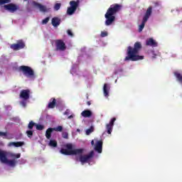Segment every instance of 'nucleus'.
I'll return each mask as SVG.
<instances>
[{
  "label": "nucleus",
  "instance_id": "5701e85b",
  "mask_svg": "<svg viewBox=\"0 0 182 182\" xmlns=\"http://www.w3.org/2000/svg\"><path fill=\"white\" fill-rule=\"evenodd\" d=\"M48 146H50V147H58V141L55 139H50Z\"/></svg>",
  "mask_w": 182,
  "mask_h": 182
},
{
  "label": "nucleus",
  "instance_id": "58836bf2",
  "mask_svg": "<svg viewBox=\"0 0 182 182\" xmlns=\"http://www.w3.org/2000/svg\"><path fill=\"white\" fill-rule=\"evenodd\" d=\"M154 5L155 8H157V6H160V3L159 1L154 2Z\"/></svg>",
  "mask_w": 182,
  "mask_h": 182
},
{
  "label": "nucleus",
  "instance_id": "393cba45",
  "mask_svg": "<svg viewBox=\"0 0 182 182\" xmlns=\"http://www.w3.org/2000/svg\"><path fill=\"white\" fill-rule=\"evenodd\" d=\"M176 79L180 82V83H182V75L181 74L178 73H174Z\"/></svg>",
  "mask_w": 182,
  "mask_h": 182
},
{
  "label": "nucleus",
  "instance_id": "a18cd8bd",
  "mask_svg": "<svg viewBox=\"0 0 182 182\" xmlns=\"http://www.w3.org/2000/svg\"><path fill=\"white\" fill-rule=\"evenodd\" d=\"M27 0H24V2L26 1Z\"/></svg>",
  "mask_w": 182,
  "mask_h": 182
},
{
  "label": "nucleus",
  "instance_id": "37998d69",
  "mask_svg": "<svg viewBox=\"0 0 182 182\" xmlns=\"http://www.w3.org/2000/svg\"><path fill=\"white\" fill-rule=\"evenodd\" d=\"M91 144H92V146H95V141L92 140V141H91Z\"/></svg>",
  "mask_w": 182,
  "mask_h": 182
},
{
  "label": "nucleus",
  "instance_id": "79ce46f5",
  "mask_svg": "<svg viewBox=\"0 0 182 182\" xmlns=\"http://www.w3.org/2000/svg\"><path fill=\"white\" fill-rule=\"evenodd\" d=\"M87 106H90V105H92V103L90 102V101H87Z\"/></svg>",
  "mask_w": 182,
  "mask_h": 182
},
{
  "label": "nucleus",
  "instance_id": "aec40b11",
  "mask_svg": "<svg viewBox=\"0 0 182 182\" xmlns=\"http://www.w3.org/2000/svg\"><path fill=\"white\" fill-rule=\"evenodd\" d=\"M25 144L23 141L10 142L9 146H14V147H22Z\"/></svg>",
  "mask_w": 182,
  "mask_h": 182
},
{
  "label": "nucleus",
  "instance_id": "1a4fd4ad",
  "mask_svg": "<svg viewBox=\"0 0 182 182\" xmlns=\"http://www.w3.org/2000/svg\"><path fill=\"white\" fill-rule=\"evenodd\" d=\"M4 8L5 11H9V12H11V14L16 12V11L19 9V6L18 5L12 3H10L9 4H5L4 6Z\"/></svg>",
  "mask_w": 182,
  "mask_h": 182
},
{
  "label": "nucleus",
  "instance_id": "0eeeda50",
  "mask_svg": "<svg viewBox=\"0 0 182 182\" xmlns=\"http://www.w3.org/2000/svg\"><path fill=\"white\" fill-rule=\"evenodd\" d=\"M0 161L5 164H9V166H11V167H15V166H16V161L15 160H8V158H6V153H5V151H3L0 155Z\"/></svg>",
  "mask_w": 182,
  "mask_h": 182
},
{
  "label": "nucleus",
  "instance_id": "6e6552de",
  "mask_svg": "<svg viewBox=\"0 0 182 182\" xmlns=\"http://www.w3.org/2000/svg\"><path fill=\"white\" fill-rule=\"evenodd\" d=\"M93 156H95V151H91L87 155H80V161L82 164H85V163H87V161H90L92 159H93Z\"/></svg>",
  "mask_w": 182,
  "mask_h": 182
},
{
  "label": "nucleus",
  "instance_id": "a878e982",
  "mask_svg": "<svg viewBox=\"0 0 182 182\" xmlns=\"http://www.w3.org/2000/svg\"><path fill=\"white\" fill-rule=\"evenodd\" d=\"M26 134L29 139H32V136H33V131L31 129L26 131Z\"/></svg>",
  "mask_w": 182,
  "mask_h": 182
},
{
  "label": "nucleus",
  "instance_id": "473e14b6",
  "mask_svg": "<svg viewBox=\"0 0 182 182\" xmlns=\"http://www.w3.org/2000/svg\"><path fill=\"white\" fill-rule=\"evenodd\" d=\"M11 0H0V5H5V4H9Z\"/></svg>",
  "mask_w": 182,
  "mask_h": 182
},
{
  "label": "nucleus",
  "instance_id": "c756f323",
  "mask_svg": "<svg viewBox=\"0 0 182 182\" xmlns=\"http://www.w3.org/2000/svg\"><path fill=\"white\" fill-rule=\"evenodd\" d=\"M60 6H62V4L60 3H57L54 6L55 11H59L60 9Z\"/></svg>",
  "mask_w": 182,
  "mask_h": 182
},
{
  "label": "nucleus",
  "instance_id": "7ed1b4c3",
  "mask_svg": "<svg viewBox=\"0 0 182 182\" xmlns=\"http://www.w3.org/2000/svg\"><path fill=\"white\" fill-rule=\"evenodd\" d=\"M60 153L64 156H77V154H83V149H73L72 144H67L65 149H61Z\"/></svg>",
  "mask_w": 182,
  "mask_h": 182
},
{
  "label": "nucleus",
  "instance_id": "2f4dec72",
  "mask_svg": "<svg viewBox=\"0 0 182 182\" xmlns=\"http://www.w3.org/2000/svg\"><path fill=\"white\" fill-rule=\"evenodd\" d=\"M63 139H69V134L66 132L62 133Z\"/></svg>",
  "mask_w": 182,
  "mask_h": 182
},
{
  "label": "nucleus",
  "instance_id": "b1692460",
  "mask_svg": "<svg viewBox=\"0 0 182 182\" xmlns=\"http://www.w3.org/2000/svg\"><path fill=\"white\" fill-rule=\"evenodd\" d=\"M36 127V123L33 122V121H31L28 124V130H32L33 129V127Z\"/></svg>",
  "mask_w": 182,
  "mask_h": 182
},
{
  "label": "nucleus",
  "instance_id": "9b49d317",
  "mask_svg": "<svg viewBox=\"0 0 182 182\" xmlns=\"http://www.w3.org/2000/svg\"><path fill=\"white\" fill-rule=\"evenodd\" d=\"M33 6H35V8H38L41 12H43L44 14L50 11V9H48L46 6L36 1H33Z\"/></svg>",
  "mask_w": 182,
  "mask_h": 182
},
{
  "label": "nucleus",
  "instance_id": "7c9ffc66",
  "mask_svg": "<svg viewBox=\"0 0 182 182\" xmlns=\"http://www.w3.org/2000/svg\"><path fill=\"white\" fill-rule=\"evenodd\" d=\"M93 130H94L93 127H91L90 129H87L86 130V134H87V136H89V134H90V133H92Z\"/></svg>",
  "mask_w": 182,
  "mask_h": 182
},
{
  "label": "nucleus",
  "instance_id": "f3484780",
  "mask_svg": "<svg viewBox=\"0 0 182 182\" xmlns=\"http://www.w3.org/2000/svg\"><path fill=\"white\" fill-rule=\"evenodd\" d=\"M51 23L55 28L59 26L60 25V18H59V17L53 18L51 20Z\"/></svg>",
  "mask_w": 182,
  "mask_h": 182
},
{
  "label": "nucleus",
  "instance_id": "f257e3e1",
  "mask_svg": "<svg viewBox=\"0 0 182 182\" xmlns=\"http://www.w3.org/2000/svg\"><path fill=\"white\" fill-rule=\"evenodd\" d=\"M141 43L136 42L134 44V47L128 46L127 50V56L125 57L124 61L132 60V62H136V60H142L144 59V56L139 55V53L141 50Z\"/></svg>",
  "mask_w": 182,
  "mask_h": 182
},
{
  "label": "nucleus",
  "instance_id": "cd10ccee",
  "mask_svg": "<svg viewBox=\"0 0 182 182\" xmlns=\"http://www.w3.org/2000/svg\"><path fill=\"white\" fill-rule=\"evenodd\" d=\"M53 132H62L63 130V127L58 126L57 127L53 128Z\"/></svg>",
  "mask_w": 182,
  "mask_h": 182
},
{
  "label": "nucleus",
  "instance_id": "a211bd4d",
  "mask_svg": "<svg viewBox=\"0 0 182 182\" xmlns=\"http://www.w3.org/2000/svg\"><path fill=\"white\" fill-rule=\"evenodd\" d=\"M56 106V99L50 98V102L48 103V109H55Z\"/></svg>",
  "mask_w": 182,
  "mask_h": 182
},
{
  "label": "nucleus",
  "instance_id": "6ab92c4d",
  "mask_svg": "<svg viewBox=\"0 0 182 182\" xmlns=\"http://www.w3.org/2000/svg\"><path fill=\"white\" fill-rule=\"evenodd\" d=\"M81 116H82V117H85V118L86 117H92V111H90L89 109H85L82 112Z\"/></svg>",
  "mask_w": 182,
  "mask_h": 182
},
{
  "label": "nucleus",
  "instance_id": "39448f33",
  "mask_svg": "<svg viewBox=\"0 0 182 182\" xmlns=\"http://www.w3.org/2000/svg\"><path fill=\"white\" fill-rule=\"evenodd\" d=\"M152 12H153V7H151L150 6L146 9V11L143 17V19H142V23L139 26V32H141V31H143V29H144L146 22H147V21H149V18H150V16H151Z\"/></svg>",
  "mask_w": 182,
  "mask_h": 182
},
{
  "label": "nucleus",
  "instance_id": "423d86ee",
  "mask_svg": "<svg viewBox=\"0 0 182 182\" xmlns=\"http://www.w3.org/2000/svg\"><path fill=\"white\" fill-rule=\"evenodd\" d=\"M79 5H80V1L73 0L70 1V6L68 7L67 9V15H73L75 12H76V9L79 8Z\"/></svg>",
  "mask_w": 182,
  "mask_h": 182
},
{
  "label": "nucleus",
  "instance_id": "c85d7f7f",
  "mask_svg": "<svg viewBox=\"0 0 182 182\" xmlns=\"http://www.w3.org/2000/svg\"><path fill=\"white\" fill-rule=\"evenodd\" d=\"M10 156L12 158V159H19L21 157V154H10Z\"/></svg>",
  "mask_w": 182,
  "mask_h": 182
},
{
  "label": "nucleus",
  "instance_id": "4468645a",
  "mask_svg": "<svg viewBox=\"0 0 182 182\" xmlns=\"http://www.w3.org/2000/svg\"><path fill=\"white\" fill-rule=\"evenodd\" d=\"M114 122H116V118H112L109 124H106V129L107 130L108 134H112V132L113 130V126H114Z\"/></svg>",
  "mask_w": 182,
  "mask_h": 182
},
{
  "label": "nucleus",
  "instance_id": "c9c22d12",
  "mask_svg": "<svg viewBox=\"0 0 182 182\" xmlns=\"http://www.w3.org/2000/svg\"><path fill=\"white\" fill-rule=\"evenodd\" d=\"M7 134H8L7 132H0V136L6 137Z\"/></svg>",
  "mask_w": 182,
  "mask_h": 182
},
{
  "label": "nucleus",
  "instance_id": "412c9836",
  "mask_svg": "<svg viewBox=\"0 0 182 182\" xmlns=\"http://www.w3.org/2000/svg\"><path fill=\"white\" fill-rule=\"evenodd\" d=\"M53 132V128H48L46 132V137L48 140H50V137H52V133Z\"/></svg>",
  "mask_w": 182,
  "mask_h": 182
},
{
  "label": "nucleus",
  "instance_id": "a19ab883",
  "mask_svg": "<svg viewBox=\"0 0 182 182\" xmlns=\"http://www.w3.org/2000/svg\"><path fill=\"white\" fill-rule=\"evenodd\" d=\"M75 116L73 114H71L70 116H68V119H73Z\"/></svg>",
  "mask_w": 182,
  "mask_h": 182
},
{
  "label": "nucleus",
  "instance_id": "ddd939ff",
  "mask_svg": "<svg viewBox=\"0 0 182 182\" xmlns=\"http://www.w3.org/2000/svg\"><path fill=\"white\" fill-rule=\"evenodd\" d=\"M55 46L57 50H65L66 49V45L63 40H56Z\"/></svg>",
  "mask_w": 182,
  "mask_h": 182
},
{
  "label": "nucleus",
  "instance_id": "f704fd0d",
  "mask_svg": "<svg viewBox=\"0 0 182 182\" xmlns=\"http://www.w3.org/2000/svg\"><path fill=\"white\" fill-rule=\"evenodd\" d=\"M107 35H108L107 31H102L100 36L101 38H106Z\"/></svg>",
  "mask_w": 182,
  "mask_h": 182
},
{
  "label": "nucleus",
  "instance_id": "f8f14e48",
  "mask_svg": "<svg viewBox=\"0 0 182 182\" xmlns=\"http://www.w3.org/2000/svg\"><path fill=\"white\" fill-rule=\"evenodd\" d=\"M20 98L23 99V100H28L31 96V90H23L20 92Z\"/></svg>",
  "mask_w": 182,
  "mask_h": 182
},
{
  "label": "nucleus",
  "instance_id": "20e7f679",
  "mask_svg": "<svg viewBox=\"0 0 182 182\" xmlns=\"http://www.w3.org/2000/svg\"><path fill=\"white\" fill-rule=\"evenodd\" d=\"M18 71L23 73L26 77H33L35 76V71L28 65H21L18 67Z\"/></svg>",
  "mask_w": 182,
  "mask_h": 182
},
{
  "label": "nucleus",
  "instance_id": "9d476101",
  "mask_svg": "<svg viewBox=\"0 0 182 182\" xmlns=\"http://www.w3.org/2000/svg\"><path fill=\"white\" fill-rule=\"evenodd\" d=\"M10 48L13 49V50H20V49L25 48V43L22 40H19L17 41V43L11 44Z\"/></svg>",
  "mask_w": 182,
  "mask_h": 182
},
{
  "label": "nucleus",
  "instance_id": "f03ea898",
  "mask_svg": "<svg viewBox=\"0 0 182 182\" xmlns=\"http://www.w3.org/2000/svg\"><path fill=\"white\" fill-rule=\"evenodd\" d=\"M121 9L122 6L117 4H112L109 6L105 15L106 18L105 25L107 26H110V25L116 21V16H114V15H116Z\"/></svg>",
  "mask_w": 182,
  "mask_h": 182
},
{
  "label": "nucleus",
  "instance_id": "dca6fc26",
  "mask_svg": "<svg viewBox=\"0 0 182 182\" xmlns=\"http://www.w3.org/2000/svg\"><path fill=\"white\" fill-rule=\"evenodd\" d=\"M146 46H153L154 48H156V46H157V42L152 38H150L146 40Z\"/></svg>",
  "mask_w": 182,
  "mask_h": 182
},
{
  "label": "nucleus",
  "instance_id": "4c0bfd02",
  "mask_svg": "<svg viewBox=\"0 0 182 182\" xmlns=\"http://www.w3.org/2000/svg\"><path fill=\"white\" fill-rule=\"evenodd\" d=\"M67 33L69 36L73 37V33H72V31L68 30Z\"/></svg>",
  "mask_w": 182,
  "mask_h": 182
},
{
  "label": "nucleus",
  "instance_id": "c03bdc74",
  "mask_svg": "<svg viewBox=\"0 0 182 182\" xmlns=\"http://www.w3.org/2000/svg\"><path fill=\"white\" fill-rule=\"evenodd\" d=\"M3 151H2V150L0 149V156H1V154H2Z\"/></svg>",
  "mask_w": 182,
  "mask_h": 182
},
{
  "label": "nucleus",
  "instance_id": "4be33fe9",
  "mask_svg": "<svg viewBox=\"0 0 182 182\" xmlns=\"http://www.w3.org/2000/svg\"><path fill=\"white\" fill-rule=\"evenodd\" d=\"M109 89L110 88L107 86V84H104L103 92L104 96H105V97H108L109 96Z\"/></svg>",
  "mask_w": 182,
  "mask_h": 182
},
{
  "label": "nucleus",
  "instance_id": "bb28decb",
  "mask_svg": "<svg viewBox=\"0 0 182 182\" xmlns=\"http://www.w3.org/2000/svg\"><path fill=\"white\" fill-rule=\"evenodd\" d=\"M36 129L37 130H43V129H45V126L39 124H36Z\"/></svg>",
  "mask_w": 182,
  "mask_h": 182
},
{
  "label": "nucleus",
  "instance_id": "e433bc0d",
  "mask_svg": "<svg viewBox=\"0 0 182 182\" xmlns=\"http://www.w3.org/2000/svg\"><path fill=\"white\" fill-rule=\"evenodd\" d=\"M21 105L23 107H26V102L24 100L21 102Z\"/></svg>",
  "mask_w": 182,
  "mask_h": 182
},
{
  "label": "nucleus",
  "instance_id": "72a5a7b5",
  "mask_svg": "<svg viewBox=\"0 0 182 182\" xmlns=\"http://www.w3.org/2000/svg\"><path fill=\"white\" fill-rule=\"evenodd\" d=\"M49 19H50V18H49V17H47L45 19H43L42 21L43 25H46V23H48V22H49Z\"/></svg>",
  "mask_w": 182,
  "mask_h": 182
},
{
  "label": "nucleus",
  "instance_id": "2eb2a0df",
  "mask_svg": "<svg viewBox=\"0 0 182 182\" xmlns=\"http://www.w3.org/2000/svg\"><path fill=\"white\" fill-rule=\"evenodd\" d=\"M95 150L97 151V153H102L103 150V141L100 140L96 142Z\"/></svg>",
  "mask_w": 182,
  "mask_h": 182
},
{
  "label": "nucleus",
  "instance_id": "ea45409f",
  "mask_svg": "<svg viewBox=\"0 0 182 182\" xmlns=\"http://www.w3.org/2000/svg\"><path fill=\"white\" fill-rule=\"evenodd\" d=\"M70 113V110L66 109V111L64 112V114L66 116H69V114Z\"/></svg>",
  "mask_w": 182,
  "mask_h": 182
}]
</instances>
